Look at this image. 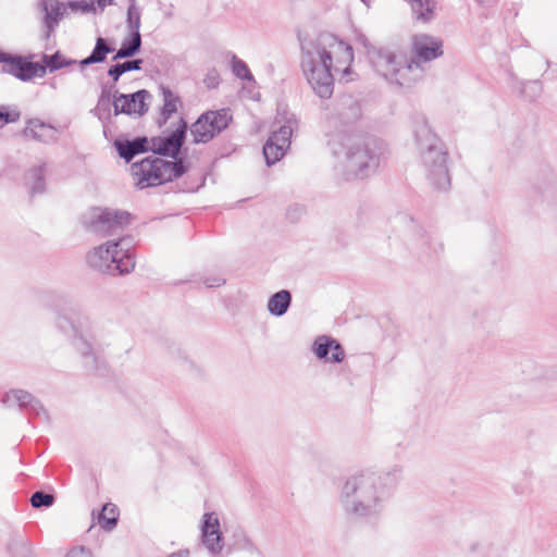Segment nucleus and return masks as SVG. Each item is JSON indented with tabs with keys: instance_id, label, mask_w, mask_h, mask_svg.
<instances>
[{
	"instance_id": "39",
	"label": "nucleus",
	"mask_w": 557,
	"mask_h": 557,
	"mask_svg": "<svg viewBox=\"0 0 557 557\" xmlns=\"http://www.w3.org/2000/svg\"><path fill=\"white\" fill-rule=\"evenodd\" d=\"M65 557H92L91 552L84 546L72 548Z\"/></svg>"
},
{
	"instance_id": "14",
	"label": "nucleus",
	"mask_w": 557,
	"mask_h": 557,
	"mask_svg": "<svg viewBox=\"0 0 557 557\" xmlns=\"http://www.w3.org/2000/svg\"><path fill=\"white\" fill-rule=\"evenodd\" d=\"M151 98V94L146 89L137 90L133 94H120L117 90L113 95V114H127L136 113L139 116L146 114L149 110L147 100Z\"/></svg>"
},
{
	"instance_id": "34",
	"label": "nucleus",
	"mask_w": 557,
	"mask_h": 557,
	"mask_svg": "<svg viewBox=\"0 0 557 557\" xmlns=\"http://www.w3.org/2000/svg\"><path fill=\"white\" fill-rule=\"evenodd\" d=\"M232 72L236 77L240 79L248 82L253 81V76L246 62L238 59L235 54L232 55Z\"/></svg>"
},
{
	"instance_id": "7",
	"label": "nucleus",
	"mask_w": 557,
	"mask_h": 557,
	"mask_svg": "<svg viewBox=\"0 0 557 557\" xmlns=\"http://www.w3.org/2000/svg\"><path fill=\"white\" fill-rule=\"evenodd\" d=\"M413 135L426 176L434 187L447 189L450 176L447 166L448 153L442 140L433 133L423 115L412 120Z\"/></svg>"
},
{
	"instance_id": "38",
	"label": "nucleus",
	"mask_w": 557,
	"mask_h": 557,
	"mask_svg": "<svg viewBox=\"0 0 557 557\" xmlns=\"http://www.w3.org/2000/svg\"><path fill=\"white\" fill-rule=\"evenodd\" d=\"M66 4L72 11H81L83 13H87L94 10V2H88L86 0L71 1Z\"/></svg>"
},
{
	"instance_id": "3",
	"label": "nucleus",
	"mask_w": 557,
	"mask_h": 557,
	"mask_svg": "<svg viewBox=\"0 0 557 557\" xmlns=\"http://www.w3.org/2000/svg\"><path fill=\"white\" fill-rule=\"evenodd\" d=\"M327 146L337 159L345 181L363 180L374 174L385 151L383 140L355 132L329 134Z\"/></svg>"
},
{
	"instance_id": "2",
	"label": "nucleus",
	"mask_w": 557,
	"mask_h": 557,
	"mask_svg": "<svg viewBox=\"0 0 557 557\" xmlns=\"http://www.w3.org/2000/svg\"><path fill=\"white\" fill-rule=\"evenodd\" d=\"M188 124L181 117L174 131L168 136H156L150 141V151L157 156L168 157L172 160H164L156 156L144 158L132 164V175L139 189L162 185L182 177L188 166L184 158L180 157L182 147L185 144Z\"/></svg>"
},
{
	"instance_id": "25",
	"label": "nucleus",
	"mask_w": 557,
	"mask_h": 557,
	"mask_svg": "<svg viewBox=\"0 0 557 557\" xmlns=\"http://www.w3.org/2000/svg\"><path fill=\"white\" fill-rule=\"evenodd\" d=\"M141 48V35L128 33V36L122 40L120 49L115 52L112 61L128 59L136 55Z\"/></svg>"
},
{
	"instance_id": "47",
	"label": "nucleus",
	"mask_w": 557,
	"mask_h": 557,
	"mask_svg": "<svg viewBox=\"0 0 557 557\" xmlns=\"http://www.w3.org/2000/svg\"><path fill=\"white\" fill-rule=\"evenodd\" d=\"M5 53L7 52L0 50V63H2V59H4Z\"/></svg>"
},
{
	"instance_id": "48",
	"label": "nucleus",
	"mask_w": 557,
	"mask_h": 557,
	"mask_svg": "<svg viewBox=\"0 0 557 557\" xmlns=\"http://www.w3.org/2000/svg\"><path fill=\"white\" fill-rule=\"evenodd\" d=\"M367 7L370 5V0H361Z\"/></svg>"
},
{
	"instance_id": "45",
	"label": "nucleus",
	"mask_w": 557,
	"mask_h": 557,
	"mask_svg": "<svg viewBox=\"0 0 557 557\" xmlns=\"http://www.w3.org/2000/svg\"><path fill=\"white\" fill-rule=\"evenodd\" d=\"M97 5L103 10L107 5L112 4L113 0H96Z\"/></svg>"
},
{
	"instance_id": "13",
	"label": "nucleus",
	"mask_w": 557,
	"mask_h": 557,
	"mask_svg": "<svg viewBox=\"0 0 557 557\" xmlns=\"http://www.w3.org/2000/svg\"><path fill=\"white\" fill-rule=\"evenodd\" d=\"M1 73L10 74L22 82H29L34 77H44L45 67L39 62H33L20 54L5 53L2 59Z\"/></svg>"
},
{
	"instance_id": "44",
	"label": "nucleus",
	"mask_w": 557,
	"mask_h": 557,
	"mask_svg": "<svg viewBox=\"0 0 557 557\" xmlns=\"http://www.w3.org/2000/svg\"><path fill=\"white\" fill-rule=\"evenodd\" d=\"M188 556H189V550L182 549V550H178L176 553H172L168 557H188Z\"/></svg>"
},
{
	"instance_id": "35",
	"label": "nucleus",
	"mask_w": 557,
	"mask_h": 557,
	"mask_svg": "<svg viewBox=\"0 0 557 557\" xmlns=\"http://www.w3.org/2000/svg\"><path fill=\"white\" fill-rule=\"evenodd\" d=\"M111 100H106L104 98H99L97 101V106L91 112L101 121H109L111 117Z\"/></svg>"
},
{
	"instance_id": "12",
	"label": "nucleus",
	"mask_w": 557,
	"mask_h": 557,
	"mask_svg": "<svg viewBox=\"0 0 557 557\" xmlns=\"http://www.w3.org/2000/svg\"><path fill=\"white\" fill-rule=\"evenodd\" d=\"M361 116V107L351 96H342L336 101L334 112L329 116L331 126L335 132H351V127Z\"/></svg>"
},
{
	"instance_id": "16",
	"label": "nucleus",
	"mask_w": 557,
	"mask_h": 557,
	"mask_svg": "<svg viewBox=\"0 0 557 557\" xmlns=\"http://www.w3.org/2000/svg\"><path fill=\"white\" fill-rule=\"evenodd\" d=\"M443 40L429 34L412 37V52L418 62H431L443 55ZM421 65V63H419Z\"/></svg>"
},
{
	"instance_id": "19",
	"label": "nucleus",
	"mask_w": 557,
	"mask_h": 557,
	"mask_svg": "<svg viewBox=\"0 0 557 557\" xmlns=\"http://www.w3.org/2000/svg\"><path fill=\"white\" fill-rule=\"evenodd\" d=\"M57 133L58 131L54 126L37 117L28 119L24 129L22 131L23 137L42 144L57 143L59 139Z\"/></svg>"
},
{
	"instance_id": "43",
	"label": "nucleus",
	"mask_w": 557,
	"mask_h": 557,
	"mask_svg": "<svg viewBox=\"0 0 557 557\" xmlns=\"http://www.w3.org/2000/svg\"><path fill=\"white\" fill-rule=\"evenodd\" d=\"M111 88H112L111 86L109 88L103 87L99 98H104L106 100H111Z\"/></svg>"
},
{
	"instance_id": "37",
	"label": "nucleus",
	"mask_w": 557,
	"mask_h": 557,
	"mask_svg": "<svg viewBox=\"0 0 557 557\" xmlns=\"http://www.w3.org/2000/svg\"><path fill=\"white\" fill-rule=\"evenodd\" d=\"M542 90L541 83L539 81H532L523 84V88L521 92L527 97L530 101H533Z\"/></svg>"
},
{
	"instance_id": "15",
	"label": "nucleus",
	"mask_w": 557,
	"mask_h": 557,
	"mask_svg": "<svg viewBox=\"0 0 557 557\" xmlns=\"http://www.w3.org/2000/svg\"><path fill=\"white\" fill-rule=\"evenodd\" d=\"M37 7L39 12L42 13V38L48 40L67 14L69 5L60 0H39Z\"/></svg>"
},
{
	"instance_id": "40",
	"label": "nucleus",
	"mask_w": 557,
	"mask_h": 557,
	"mask_svg": "<svg viewBox=\"0 0 557 557\" xmlns=\"http://www.w3.org/2000/svg\"><path fill=\"white\" fill-rule=\"evenodd\" d=\"M513 488L517 495H528L531 493L530 482L527 479L522 484H516Z\"/></svg>"
},
{
	"instance_id": "24",
	"label": "nucleus",
	"mask_w": 557,
	"mask_h": 557,
	"mask_svg": "<svg viewBox=\"0 0 557 557\" xmlns=\"http://www.w3.org/2000/svg\"><path fill=\"white\" fill-rule=\"evenodd\" d=\"M416 20L429 23L435 17L436 0H407Z\"/></svg>"
},
{
	"instance_id": "5",
	"label": "nucleus",
	"mask_w": 557,
	"mask_h": 557,
	"mask_svg": "<svg viewBox=\"0 0 557 557\" xmlns=\"http://www.w3.org/2000/svg\"><path fill=\"white\" fill-rule=\"evenodd\" d=\"M64 313L57 317V326L64 334L72 337L73 345L83 358L84 367L89 372L104 375L107 363L100 356L101 345L91 332V323L87 315L82 314L67 301Z\"/></svg>"
},
{
	"instance_id": "10",
	"label": "nucleus",
	"mask_w": 557,
	"mask_h": 557,
	"mask_svg": "<svg viewBox=\"0 0 557 557\" xmlns=\"http://www.w3.org/2000/svg\"><path fill=\"white\" fill-rule=\"evenodd\" d=\"M276 122L281 124L277 131H273L263 145V156L267 165L271 166L280 161L290 146L294 131L299 127V120L295 113L287 110L277 111Z\"/></svg>"
},
{
	"instance_id": "30",
	"label": "nucleus",
	"mask_w": 557,
	"mask_h": 557,
	"mask_svg": "<svg viewBox=\"0 0 557 557\" xmlns=\"http://www.w3.org/2000/svg\"><path fill=\"white\" fill-rule=\"evenodd\" d=\"M143 63L144 61L141 59H133L111 65L108 70V75L113 81L111 87L115 86V83L124 73L129 71H140L143 67Z\"/></svg>"
},
{
	"instance_id": "8",
	"label": "nucleus",
	"mask_w": 557,
	"mask_h": 557,
	"mask_svg": "<svg viewBox=\"0 0 557 557\" xmlns=\"http://www.w3.org/2000/svg\"><path fill=\"white\" fill-rule=\"evenodd\" d=\"M86 260L90 268L101 273L112 276L128 274L136 264L133 238L125 236L109 240L89 251Z\"/></svg>"
},
{
	"instance_id": "32",
	"label": "nucleus",
	"mask_w": 557,
	"mask_h": 557,
	"mask_svg": "<svg viewBox=\"0 0 557 557\" xmlns=\"http://www.w3.org/2000/svg\"><path fill=\"white\" fill-rule=\"evenodd\" d=\"M140 10L136 4V0H129L127 8L126 24L129 33L140 34Z\"/></svg>"
},
{
	"instance_id": "29",
	"label": "nucleus",
	"mask_w": 557,
	"mask_h": 557,
	"mask_svg": "<svg viewBox=\"0 0 557 557\" xmlns=\"http://www.w3.org/2000/svg\"><path fill=\"white\" fill-rule=\"evenodd\" d=\"M45 164L32 168L25 175L26 184L32 195L41 194L45 190Z\"/></svg>"
},
{
	"instance_id": "27",
	"label": "nucleus",
	"mask_w": 557,
	"mask_h": 557,
	"mask_svg": "<svg viewBox=\"0 0 557 557\" xmlns=\"http://www.w3.org/2000/svg\"><path fill=\"white\" fill-rule=\"evenodd\" d=\"M113 50L114 49L108 45L107 39L98 37L91 53L87 58L81 60L78 63L82 69H85L86 66L95 63H102L106 61L107 55Z\"/></svg>"
},
{
	"instance_id": "36",
	"label": "nucleus",
	"mask_w": 557,
	"mask_h": 557,
	"mask_svg": "<svg viewBox=\"0 0 557 557\" xmlns=\"http://www.w3.org/2000/svg\"><path fill=\"white\" fill-rule=\"evenodd\" d=\"M20 117L21 112L18 110H9L8 107L0 104V128L7 124L17 122Z\"/></svg>"
},
{
	"instance_id": "9",
	"label": "nucleus",
	"mask_w": 557,
	"mask_h": 557,
	"mask_svg": "<svg viewBox=\"0 0 557 557\" xmlns=\"http://www.w3.org/2000/svg\"><path fill=\"white\" fill-rule=\"evenodd\" d=\"M129 222L128 212L99 207L88 209L81 216L84 230L99 237L117 235Z\"/></svg>"
},
{
	"instance_id": "22",
	"label": "nucleus",
	"mask_w": 557,
	"mask_h": 557,
	"mask_svg": "<svg viewBox=\"0 0 557 557\" xmlns=\"http://www.w3.org/2000/svg\"><path fill=\"white\" fill-rule=\"evenodd\" d=\"M411 245L412 249L421 258H431L432 256H436L443 249L442 243L421 227L417 230Z\"/></svg>"
},
{
	"instance_id": "4",
	"label": "nucleus",
	"mask_w": 557,
	"mask_h": 557,
	"mask_svg": "<svg viewBox=\"0 0 557 557\" xmlns=\"http://www.w3.org/2000/svg\"><path fill=\"white\" fill-rule=\"evenodd\" d=\"M343 53L345 62H351V46L330 33H321L315 39L301 42V67L314 94L329 99L334 90L332 74L333 55Z\"/></svg>"
},
{
	"instance_id": "21",
	"label": "nucleus",
	"mask_w": 557,
	"mask_h": 557,
	"mask_svg": "<svg viewBox=\"0 0 557 557\" xmlns=\"http://www.w3.org/2000/svg\"><path fill=\"white\" fill-rule=\"evenodd\" d=\"M114 147L126 163L131 162L137 154L150 151V141L146 136L134 139H115Z\"/></svg>"
},
{
	"instance_id": "1",
	"label": "nucleus",
	"mask_w": 557,
	"mask_h": 557,
	"mask_svg": "<svg viewBox=\"0 0 557 557\" xmlns=\"http://www.w3.org/2000/svg\"><path fill=\"white\" fill-rule=\"evenodd\" d=\"M403 478V468L393 466L382 472H360L342 487L341 504L347 516L364 522H377Z\"/></svg>"
},
{
	"instance_id": "11",
	"label": "nucleus",
	"mask_w": 557,
	"mask_h": 557,
	"mask_svg": "<svg viewBox=\"0 0 557 557\" xmlns=\"http://www.w3.org/2000/svg\"><path fill=\"white\" fill-rule=\"evenodd\" d=\"M232 121L230 109L203 112L190 126L195 144H206L228 127Z\"/></svg>"
},
{
	"instance_id": "33",
	"label": "nucleus",
	"mask_w": 557,
	"mask_h": 557,
	"mask_svg": "<svg viewBox=\"0 0 557 557\" xmlns=\"http://www.w3.org/2000/svg\"><path fill=\"white\" fill-rule=\"evenodd\" d=\"M30 505L32 507L39 509V508H49L51 507L55 502V496L52 493H47L44 491H36L30 496Z\"/></svg>"
},
{
	"instance_id": "20",
	"label": "nucleus",
	"mask_w": 557,
	"mask_h": 557,
	"mask_svg": "<svg viewBox=\"0 0 557 557\" xmlns=\"http://www.w3.org/2000/svg\"><path fill=\"white\" fill-rule=\"evenodd\" d=\"M312 350L319 359H324L329 362L338 363L342 362L345 352L341 344L329 336H319L312 346Z\"/></svg>"
},
{
	"instance_id": "49",
	"label": "nucleus",
	"mask_w": 557,
	"mask_h": 557,
	"mask_svg": "<svg viewBox=\"0 0 557 557\" xmlns=\"http://www.w3.org/2000/svg\"><path fill=\"white\" fill-rule=\"evenodd\" d=\"M295 211H299L301 213L302 209L301 208H296Z\"/></svg>"
},
{
	"instance_id": "26",
	"label": "nucleus",
	"mask_w": 557,
	"mask_h": 557,
	"mask_svg": "<svg viewBox=\"0 0 557 557\" xmlns=\"http://www.w3.org/2000/svg\"><path fill=\"white\" fill-rule=\"evenodd\" d=\"M292 304V294L287 289H282L273 294L268 300V310L272 315H284Z\"/></svg>"
},
{
	"instance_id": "46",
	"label": "nucleus",
	"mask_w": 557,
	"mask_h": 557,
	"mask_svg": "<svg viewBox=\"0 0 557 557\" xmlns=\"http://www.w3.org/2000/svg\"><path fill=\"white\" fill-rule=\"evenodd\" d=\"M21 544H22V546H23V549H24L25 552H28V548H27V542H26V541H24V540H22V541H21Z\"/></svg>"
},
{
	"instance_id": "41",
	"label": "nucleus",
	"mask_w": 557,
	"mask_h": 557,
	"mask_svg": "<svg viewBox=\"0 0 557 557\" xmlns=\"http://www.w3.org/2000/svg\"><path fill=\"white\" fill-rule=\"evenodd\" d=\"M203 283L207 287L212 288V287L222 286L223 284H225V280L220 276L208 277L205 280Z\"/></svg>"
},
{
	"instance_id": "23",
	"label": "nucleus",
	"mask_w": 557,
	"mask_h": 557,
	"mask_svg": "<svg viewBox=\"0 0 557 557\" xmlns=\"http://www.w3.org/2000/svg\"><path fill=\"white\" fill-rule=\"evenodd\" d=\"M161 94L163 96V106L157 119V125L159 127H163L169 119L177 111V103L180 102V97L169 87L161 86Z\"/></svg>"
},
{
	"instance_id": "31",
	"label": "nucleus",
	"mask_w": 557,
	"mask_h": 557,
	"mask_svg": "<svg viewBox=\"0 0 557 557\" xmlns=\"http://www.w3.org/2000/svg\"><path fill=\"white\" fill-rule=\"evenodd\" d=\"M119 509L113 504L103 505L98 517V522L102 529L111 531L117 523Z\"/></svg>"
},
{
	"instance_id": "28",
	"label": "nucleus",
	"mask_w": 557,
	"mask_h": 557,
	"mask_svg": "<svg viewBox=\"0 0 557 557\" xmlns=\"http://www.w3.org/2000/svg\"><path fill=\"white\" fill-rule=\"evenodd\" d=\"M76 63H77L76 60L66 59L60 51H55L52 54L44 53L41 57L40 64L42 65V67H45V74H46L47 70H49L50 73H53L58 70L71 66Z\"/></svg>"
},
{
	"instance_id": "42",
	"label": "nucleus",
	"mask_w": 557,
	"mask_h": 557,
	"mask_svg": "<svg viewBox=\"0 0 557 557\" xmlns=\"http://www.w3.org/2000/svg\"><path fill=\"white\" fill-rule=\"evenodd\" d=\"M206 82H208L209 87H216L219 84V75L215 71H212V73L208 74Z\"/></svg>"
},
{
	"instance_id": "17",
	"label": "nucleus",
	"mask_w": 557,
	"mask_h": 557,
	"mask_svg": "<svg viewBox=\"0 0 557 557\" xmlns=\"http://www.w3.org/2000/svg\"><path fill=\"white\" fill-rule=\"evenodd\" d=\"M201 542L211 555H218L223 549V535L215 512H206L201 520Z\"/></svg>"
},
{
	"instance_id": "6",
	"label": "nucleus",
	"mask_w": 557,
	"mask_h": 557,
	"mask_svg": "<svg viewBox=\"0 0 557 557\" xmlns=\"http://www.w3.org/2000/svg\"><path fill=\"white\" fill-rule=\"evenodd\" d=\"M364 47L369 62L377 74L389 83L410 87L422 75V66L397 47H375L361 35L358 39Z\"/></svg>"
},
{
	"instance_id": "18",
	"label": "nucleus",
	"mask_w": 557,
	"mask_h": 557,
	"mask_svg": "<svg viewBox=\"0 0 557 557\" xmlns=\"http://www.w3.org/2000/svg\"><path fill=\"white\" fill-rule=\"evenodd\" d=\"M2 401L8 407L16 405L27 414L39 416L41 412L46 413L41 403L30 393L24 389H11L10 392L5 393Z\"/></svg>"
}]
</instances>
